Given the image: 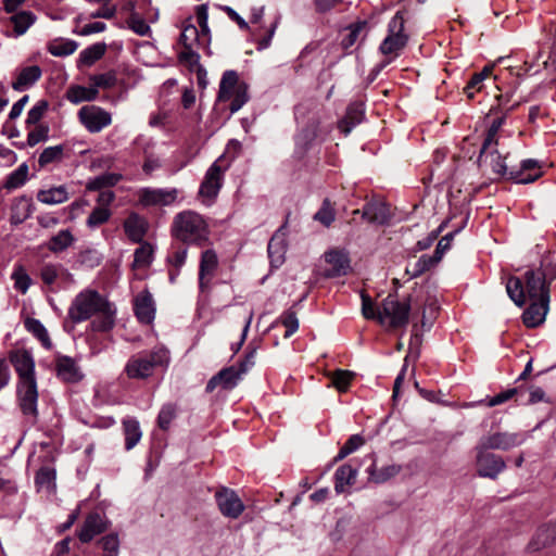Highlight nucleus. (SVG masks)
<instances>
[{"label":"nucleus","mask_w":556,"mask_h":556,"mask_svg":"<svg viewBox=\"0 0 556 556\" xmlns=\"http://www.w3.org/2000/svg\"><path fill=\"white\" fill-rule=\"evenodd\" d=\"M334 208L329 199H325L321 207L314 215V219L329 227L334 222Z\"/></svg>","instance_id":"obj_57"},{"label":"nucleus","mask_w":556,"mask_h":556,"mask_svg":"<svg viewBox=\"0 0 556 556\" xmlns=\"http://www.w3.org/2000/svg\"><path fill=\"white\" fill-rule=\"evenodd\" d=\"M409 311V298L400 301L396 295L389 294L378 308L377 320L392 329L402 328L408 324Z\"/></svg>","instance_id":"obj_8"},{"label":"nucleus","mask_w":556,"mask_h":556,"mask_svg":"<svg viewBox=\"0 0 556 556\" xmlns=\"http://www.w3.org/2000/svg\"><path fill=\"white\" fill-rule=\"evenodd\" d=\"M195 18L201 31L192 23L184 27L179 42L185 49L179 52V61L188 67L191 74L195 75L198 86L205 89L207 84L206 70L200 64V55L192 50V46L199 43L201 36L204 38L208 34L206 3L197 7Z\"/></svg>","instance_id":"obj_1"},{"label":"nucleus","mask_w":556,"mask_h":556,"mask_svg":"<svg viewBox=\"0 0 556 556\" xmlns=\"http://www.w3.org/2000/svg\"><path fill=\"white\" fill-rule=\"evenodd\" d=\"M548 296L533 300L522 314V320L527 327H536L544 321L548 311Z\"/></svg>","instance_id":"obj_27"},{"label":"nucleus","mask_w":556,"mask_h":556,"mask_svg":"<svg viewBox=\"0 0 556 556\" xmlns=\"http://www.w3.org/2000/svg\"><path fill=\"white\" fill-rule=\"evenodd\" d=\"M437 264L435 260L429 255H422L413 266L406 268L409 278H416L429 270Z\"/></svg>","instance_id":"obj_52"},{"label":"nucleus","mask_w":556,"mask_h":556,"mask_svg":"<svg viewBox=\"0 0 556 556\" xmlns=\"http://www.w3.org/2000/svg\"><path fill=\"white\" fill-rule=\"evenodd\" d=\"M10 361L18 375V381L24 379H36L35 361L33 355L26 350H16L10 353Z\"/></svg>","instance_id":"obj_18"},{"label":"nucleus","mask_w":556,"mask_h":556,"mask_svg":"<svg viewBox=\"0 0 556 556\" xmlns=\"http://www.w3.org/2000/svg\"><path fill=\"white\" fill-rule=\"evenodd\" d=\"M323 129L320 127V119L317 116H312L307 125L303 127L300 132L295 137V143L298 149H301L303 152H305L311 144L319 138L321 135Z\"/></svg>","instance_id":"obj_25"},{"label":"nucleus","mask_w":556,"mask_h":556,"mask_svg":"<svg viewBox=\"0 0 556 556\" xmlns=\"http://www.w3.org/2000/svg\"><path fill=\"white\" fill-rule=\"evenodd\" d=\"M357 476V468H353L350 464L340 466L334 473V490L337 493H342L345 488L355 482Z\"/></svg>","instance_id":"obj_37"},{"label":"nucleus","mask_w":556,"mask_h":556,"mask_svg":"<svg viewBox=\"0 0 556 556\" xmlns=\"http://www.w3.org/2000/svg\"><path fill=\"white\" fill-rule=\"evenodd\" d=\"M78 262L88 267L98 266L101 262L100 254L96 250H86L79 253Z\"/></svg>","instance_id":"obj_64"},{"label":"nucleus","mask_w":556,"mask_h":556,"mask_svg":"<svg viewBox=\"0 0 556 556\" xmlns=\"http://www.w3.org/2000/svg\"><path fill=\"white\" fill-rule=\"evenodd\" d=\"M17 403L22 414L35 422L38 417V389L36 379H24L16 387Z\"/></svg>","instance_id":"obj_11"},{"label":"nucleus","mask_w":556,"mask_h":556,"mask_svg":"<svg viewBox=\"0 0 556 556\" xmlns=\"http://www.w3.org/2000/svg\"><path fill=\"white\" fill-rule=\"evenodd\" d=\"M91 86L97 90L99 88L109 89L116 85L117 77L114 71H110L103 74H97L90 76Z\"/></svg>","instance_id":"obj_56"},{"label":"nucleus","mask_w":556,"mask_h":556,"mask_svg":"<svg viewBox=\"0 0 556 556\" xmlns=\"http://www.w3.org/2000/svg\"><path fill=\"white\" fill-rule=\"evenodd\" d=\"M98 97V90L93 88L92 86L87 88L84 86H72L68 88L66 92V99L74 103L78 104L84 101H93Z\"/></svg>","instance_id":"obj_42"},{"label":"nucleus","mask_w":556,"mask_h":556,"mask_svg":"<svg viewBox=\"0 0 556 556\" xmlns=\"http://www.w3.org/2000/svg\"><path fill=\"white\" fill-rule=\"evenodd\" d=\"M64 147L62 144L46 148L38 157L40 167L60 162L63 159Z\"/></svg>","instance_id":"obj_49"},{"label":"nucleus","mask_w":556,"mask_h":556,"mask_svg":"<svg viewBox=\"0 0 556 556\" xmlns=\"http://www.w3.org/2000/svg\"><path fill=\"white\" fill-rule=\"evenodd\" d=\"M249 100L248 85L239 80L235 71H226L223 75L216 106L229 102L230 114L239 111Z\"/></svg>","instance_id":"obj_7"},{"label":"nucleus","mask_w":556,"mask_h":556,"mask_svg":"<svg viewBox=\"0 0 556 556\" xmlns=\"http://www.w3.org/2000/svg\"><path fill=\"white\" fill-rule=\"evenodd\" d=\"M280 321L286 327L285 338L291 337L299 329V319L295 312L291 309L280 316Z\"/></svg>","instance_id":"obj_62"},{"label":"nucleus","mask_w":556,"mask_h":556,"mask_svg":"<svg viewBox=\"0 0 556 556\" xmlns=\"http://www.w3.org/2000/svg\"><path fill=\"white\" fill-rule=\"evenodd\" d=\"M99 544L103 551V556H117L119 552V540L115 533L103 536Z\"/></svg>","instance_id":"obj_60"},{"label":"nucleus","mask_w":556,"mask_h":556,"mask_svg":"<svg viewBox=\"0 0 556 556\" xmlns=\"http://www.w3.org/2000/svg\"><path fill=\"white\" fill-rule=\"evenodd\" d=\"M286 225H282L271 237L268 243L267 252L270 265L274 268L280 267L285 262V254L287 251L286 242Z\"/></svg>","instance_id":"obj_20"},{"label":"nucleus","mask_w":556,"mask_h":556,"mask_svg":"<svg viewBox=\"0 0 556 556\" xmlns=\"http://www.w3.org/2000/svg\"><path fill=\"white\" fill-rule=\"evenodd\" d=\"M505 116L496 117L491 126L488 129L486 136L482 143V153L488 151V149L492 148V146H497V132L504 123Z\"/></svg>","instance_id":"obj_53"},{"label":"nucleus","mask_w":556,"mask_h":556,"mask_svg":"<svg viewBox=\"0 0 556 556\" xmlns=\"http://www.w3.org/2000/svg\"><path fill=\"white\" fill-rule=\"evenodd\" d=\"M80 124L91 134L100 132L111 125L112 115L98 105H84L77 113Z\"/></svg>","instance_id":"obj_14"},{"label":"nucleus","mask_w":556,"mask_h":556,"mask_svg":"<svg viewBox=\"0 0 556 556\" xmlns=\"http://www.w3.org/2000/svg\"><path fill=\"white\" fill-rule=\"evenodd\" d=\"M40 278L47 286H53L58 281L71 283L73 275L62 264L47 263L40 268Z\"/></svg>","instance_id":"obj_23"},{"label":"nucleus","mask_w":556,"mask_h":556,"mask_svg":"<svg viewBox=\"0 0 556 556\" xmlns=\"http://www.w3.org/2000/svg\"><path fill=\"white\" fill-rule=\"evenodd\" d=\"M526 438L527 435L523 432L496 431L481 437L478 443L483 444L491 451H509L523 444Z\"/></svg>","instance_id":"obj_15"},{"label":"nucleus","mask_w":556,"mask_h":556,"mask_svg":"<svg viewBox=\"0 0 556 556\" xmlns=\"http://www.w3.org/2000/svg\"><path fill=\"white\" fill-rule=\"evenodd\" d=\"M11 279L14 281V288L18 290L22 294H25L29 287L31 286V278L24 269L23 266H17L14 268Z\"/></svg>","instance_id":"obj_51"},{"label":"nucleus","mask_w":556,"mask_h":556,"mask_svg":"<svg viewBox=\"0 0 556 556\" xmlns=\"http://www.w3.org/2000/svg\"><path fill=\"white\" fill-rule=\"evenodd\" d=\"M228 166L229 160L225 155H222L217 161L214 162L213 165H211V199L213 195H216L220 189L222 175L228 168Z\"/></svg>","instance_id":"obj_39"},{"label":"nucleus","mask_w":556,"mask_h":556,"mask_svg":"<svg viewBox=\"0 0 556 556\" xmlns=\"http://www.w3.org/2000/svg\"><path fill=\"white\" fill-rule=\"evenodd\" d=\"M365 444V440L359 434H353L349 438V440L345 442V444L340 448L338 455L334 457V462L342 460L353 452H355L357 448H359L362 445Z\"/></svg>","instance_id":"obj_54"},{"label":"nucleus","mask_w":556,"mask_h":556,"mask_svg":"<svg viewBox=\"0 0 556 556\" xmlns=\"http://www.w3.org/2000/svg\"><path fill=\"white\" fill-rule=\"evenodd\" d=\"M78 45L74 40L61 39L55 40L49 46V52L54 56H67L73 54Z\"/></svg>","instance_id":"obj_50"},{"label":"nucleus","mask_w":556,"mask_h":556,"mask_svg":"<svg viewBox=\"0 0 556 556\" xmlns=\"http://www.w3.org/2000/svg\"><path fill=\"white\" fill-rule=\"evenodd\" d=\"M172 235L185 243L202 244L208 238V226L202 215L187 210L175 215Z\"/></svg>","instance_id":"obj_4"},{"label":"nucleus","mask_w":556,"mask_h":556,"mask_svg":"<svg viewBox=\"0 0 556 556\" xmlns=\"http://www.w3.org/2000/svg\"><path fill=\"white\" fill-rule=\"evenodd\" d=\"M526 287L518 277H510L506 283V291L514 303L521 307L526 303V293L529 299L536 300L548 296L545 283V274L541 270H528L525 274Z\"/></svg>","instance_id":"obj_5"},{"label":"nucleus","mask_w":556,"mask_h":556,"mask_svg":"<svg viewBox=\"0 0 556 556\" xmlns=\"http://www.w3.org/2000/svg\"><path fill=\"white\" fill-rule=\"evenodd\" d=\"M123 179V175L118 173H104L89 179L86 185L88 191H100L104 188L114 187Z\"/></svg>","instance_id":"obj_38"},{"label":"nucleus","mask_w":556,"mask_h":556,"mask_svg":"<svg viewBox=\"0 0 556 556\" xmlns=\"http://www.w3.org/2000/svg\"><path fill=\"white\" fill-rule=\"evenodd\" d=\"M122 424L125 437V448L126 451H130L141 440L142 431L140 429L139 421L136 418H125Z\"/></svg>","instance_id":"obj_36"},{"label":"nucleus","mask_w":556,"mask_h":556,"mask_svg":"<svg viewBox=\"0 0 556 556\" xmlns=\"http://www.w3.org/2000/svg\"><path fill=\"white\" fill-rule=\"evenodd\" d=\"M256 350H251L245 358L240 363L239 367L230 366L222 369L217 375L211 378V389L220 386L224 389H232L253 365Z\"/></svg>","instance_id":"obj_12"},{"label":"nucleus","mask_w":556,"mask_h":556,"mask_svg":"<svg viewBox=\"0 0 556 556\" xmlns=\"http://www.w3.org/2000/svg\"><path fill=\"white\" fill-rule=\"evenodd\" d=\"M128 27L139 36H148L151 34V28L148 23L136 12H132L127 18Z\"/></svg>","instance_id":"obj_59"},{"label":"nucleus","mask_w":556,"mask_h":556,"mask_svg":"<svg viewBox=\"0 0 556 556\" xmlns=\"http://www.w3.org/2000/svg\"><path fill=\"white\" fill-rule=\"evenodd\" d=\"M217 507L223 516L237 519L244 510V505L238 494L228 488L222 486L215 493Z\"/></svg>","instance_id":"obj_16"},{"label":"nucleus","mask_w":556,"mask_h":556,"mask_svg":"<svg viewBox=\"0 0 556 556\" xmlns=\"http://www.w3.org/2000/svg\"><path fill=\"white\" fill-rule=\"evenodd\" d=\"M473 452L476 471L481 478L496 480L507 467L505 459L501 455L493 453L483 444L477 443Z\"/></svg>","instance_id":"obj_9"},{"label":"nucleus","mask_w":556,"mask_h":556,"mask_svg":"<svg viewBox=\"0 0 556 556\" xmlns=\"http://www.w3.org/2000/svg\"><path fill=\"white\" fill-rule=\"evenodd\" d=\"M55 470L50 467H41L35 478V482L40 488L52 489L54 488Z\"/></svg>","instance_id":"obj_61"},{"label":"nucleus","mask_w":556,"mask_h":556,"mask_svg":"<svg viewBox=\"0 0 556 556\" xmlns=\"http://www.w3.org/2000/svg\"><path fill=\"white\" fill-rule=\"evenodd\" d=\"M49 137V127L47 125H37L34 129H31L27 135V142L26 143H17L15 142L14 146L17 149H24L26 146L28 147H35L39 142H43L48 140Z\"/></svg>","instance_id":"obj_46"},{"label":"nucleus","mask_w":556,"mask_h":556,"mask_svg":"<svg viewBox=\"0 0 556 556\" xmlns=\"http://www.w3.org/2000/svg\"><path fill=\"white\" fill-rule=\"evenodd\" d=\"M178 407L174 403H166L161 407L157 415V426L160 429L166 431L169 429L172 421L177 417Z\"/></svg>","instance_id":"obj_47"},{"label":"nucleus","mask_w":556,"mask_h":556,"mask_svg":"<svg viewBox=\"0 0 556 556\" xmlns=\"http://www.w3.org/2000/svg\"><path fill=\"white\" fill-rule=\"evenodd\" d=\"M105 51L106 45L104 42H97L87 47L79 53L78 65L91 66L104 55Z\"/></svg>","instance_id":"obj_41"},{"label":"nucleus","mask_w":556,"mask_h":556,"mask_svg":"<svg viewBox=\"0 0 556 556\" xmlns=\"http://www.w3.org/2000/svg\"><path fill=\"white\" fill-rule=\"evenodd\" d=\"M33 213V203L26 197H20L13 201L11 206V224L20 225L25 222Z\"/></svg>","instance_id":"obj_35"},{"label":"nucleus","mask_w":556,"mask_h":556,"mask_svg":"<svg viewBox=\"0 0 556 556\" xmlns=\"http://www.w3.org/2000/svg\"><path fill=\"white\" fill-rule=\"evenodd\" d=\"M2 22L7 27L12 26V30H5L7 36L20 37L36 22V15L31 11H20Z\"/></svg>","instance_id":"obj_21"},{"label":"nucleus","mask_w":556,"mask_h":556,"mask_svg":"<svg viewBox=\"0 0 556 556\" xmlns=\"http://www.w3.org/2000/svg\"><path fill=\"white\" fill-rule=\"evenodd\" d=\"M108 529V522L99 513L89 514L78 533V539L83 543L90 542L96 535Z\"/></svg>","instance_id":"obj_24"},{"label":"nucleus","mask_w":556,"mask_h":556,"mask_svg":"<svg viewBox=\"0 0 556 556\" xmlns=\"http://www.w3.org/2000/svg\"><path fill=\"white\" fill-rule=\"evenodd\" d=\"M179 190L176 188L144 187L137 191L138 204L142 207L168 206L178 199Z\"/></svg>","instance_id":"obj_13"},{"label":"nucleus","mask_w":556,"mask_h":556,"mask_svg":"<svg viewBox=\"0 0 556 556\" xmlns=\"http://www.w3.org/2000/svg\"><path fill=\"white\" fill-rule=\"evenodd\" d=\"M553 544H556V522L539 528L528 548L536 552Z\"/></svg>","instance_id":"obj_29"},{"label":"nucleus","mask_w":556,"mask_h":556,"mask_svg":"<svg viewBox=\"0 0 556 556\" xmlns=\"http://www.w3.org/2000/svg\"><path fill=\"white\" fill-rule=\"evenodd\" d=\"M388 36L380 45V51L384 55L393 54L397 56L400 51L404 49L407 43L408 37L404 31V16L401 11L396 12L395 15L389 23Z\"/></svg>","instance_id":"obj_10"},{"label":"nucleus","mask_w":556,"mask_h":556,"mask_svg":"<svg viewBox=\"0 0 556 556\" xmlns=\"http://www.w3.org/2000/svg\"><path fill=\"white\" fill-rule=\"evenodd\" d=\"M37 200L43 204L55 205L68 200L67 188L62 185L49 189H41L37 192Z\"/></svg>","instance_id":"obj_34"},{"label":"nucleus","mask_w":556,"mask_h":556,"mask_svg":"<svg viewBox=\"0 0 556 556\" xmlns=\"http://www.w3.org/2000/svg\"><path fill=\"white\" fill-rule=\"evenodd\" d=\"M27 177L28 166L26 163H23L7 177L4 187L9 190L17 189L26 182Z\"/></svg>","instance_id":"obj_48"},{"label":"nucleus","mask_w":556,"mask_h":556,"mask_svg":"<svg viewBox=\"0 0 556 556\" xmlns=\"http://www.w3.org/2000/svg\"><path fill=\"white\" fill-rule=\"evenodd\" d=\"M169 363V352L163 346L151 351H143L131 355L124 368L129 379L146 380L150 378L156 368L166 367Z\"/></svg>","instance_id":"obj_3"},{"label":"nucleus","mask_w":556,"mask_h":556,"mask_svg":"<svg viewBox=\"0 0 556 556\" xmlns=\"http://www.w3.org/2000/svg\"><path fill=\"white\" fill-rule=\"evenodd\" d=\"M326 262L328 267L326 268V276L333 278L345 276L350 269V260L346 253L341 251H331L326 254Z\"/></svg>","instance_id":"obj_26"},{"label":"nucleus","mask_w":556,"mask_h":556,"mask_svg":"<svg viewBox=\"0 0 556 556\" xmlns=\"http://www.w3.org/2000/svg\"><path fill=\"white\" fill-rule=\"evenodd\" d=\"M114 306L109 303L108 307H103L101 312H98V317L92 321V327L97 331H108L113 328L115 324Z\"/></svg>","instance_id":"obj_43"},{"label":"nucleus","mask_w":556,"mask_h":556,"mask_svg":"<svg viewBox=\"0 0 556 556\" xmlns=\"http://www.w3.org/2000/svg\"><path fill=\"white\" fill-rule=\"evenodd\" d=\"M109 303L98 291L85 289L74 298L67 316L74 324H79L108 307Z\"/></svg>","instance_id":"obj_6"},{"label":"nucleus","mask_w":556,"mask_h":556,"mask_svg":"<svg viewBox=\"0 0 556 556\" xmlns=\"http://www.w3.org/2000/svg\"><path fill=\"white\" fill-rule=\"evenodd\" d=\"M123 226L128 239L139 243L143 240L149 225L144 217L136 212H131L124 220Z\"/></svg>","instance_id":"obj_28"},{"label":"nucleus","mask_w":556,"mask_h":556,"mask_svg":"<svg viewBox=\"0 0 556 556\" xmlns=\"http://www.w3.org/2000/svg\"><path fill=\"white\" fill-rule=\"evenodd\" d=\"M41 74V68L38 65L24 67L18 73L17 78L12 83V88L17 91H23L39 80Z\"/></svg>","instance_id":"obj_31"},{"label":"nucleus","mask_w":556,"mask_h":556,"mask_svg":"<svg viewBox=\"0 0 556 556\" xmlns=\"http://www.w3.org/2000/svg\"><path fill=\"white\" fill-rule=\"evenodd\" d=\"M111 215L112 213L110 208L96 206L89 214L86 224L89 228H97L105 224L110 219Z\"/></svg>","instance_id":"obj_55"},{"label":"nucleus","mask_w":556,"mask_h":556,"mask_svg":"<svg viewBox=\"0 0 556 556\" xmlns=\"http://www.w3.org/2000/svg\"><path fill=\"white\" fill-rule=\"evenodd\" d=\"M48 110V102L46 100L38 101L27 113L25 121L26 127L40 125L39 122Z\"/></svg>","instance_id":"obj_58"},{"label":"nucleus","mask_w":556,"mask_h":556,"mask_svg":"<svg viewBox=\"0 0 556 556\" xmlns=\"http://www.w3.org/2000/svg\"><path fill=\"white\" fill-rule=\"evenodd\" d=\"M55 372L61 380L70 383L78 382L84 378V374L77 362L65 355L56 356Z\"/></svg>","instance_id":"obj_19"},{"label":"nucleus","mask_w":556,"mask_h":556,"mask_svg":"<svg viewBox=\"0 0 556 556\" xmlns=\"http://www.w3.org/2000/svg\"><path fill=\"white\" fill-rule=\"evenodd\" d=\"M134 311L138 320L142 324H151L155 317V304L152 294L144 290L134 300Z\"/></svg>","instance_id":"obj_22"},{"label":"nucleus","mask_w":556,"mask_h":556,"mask_svg":"<svg viewBox=\"0 0 556 556\" xmlns=\"http://www.w3.org/2000/svg\"><path fill=\"white\" fill-rule=\"evenodd\" d=\"M25 328L34 337H36L46 349L50 350L52 348V342L50 340L49 333L43 324L39 319L27 318L25 320Z\"/></svg>","instance_id":"obj_44"},{"label":"nucleus","mask_w":556,"mask_h":556,"mask_svg":"<svg viewBox=\"0 0 556 556\" xmlns=\"http://www.w3.org/2000/svg\"><path fill=\"white\" fill-rule=\"evenodd\" d=\"M75 241L76 239L70 229H62L49 239L46 247L50 252L59 254L71 248Z\"/></svg>","instance_id":"obj_33"},{"label":"nucleus","mask_w":556,"mask_h":556,"mask_svg":"<svg viewBox=\"0 0 556 556\" xmlns=\"http://www.w3.org/2000/svg\"><path fill=\"white\" fill-rule=\"evenodd\" d=\"M362 216L371 224L386 225L392 218V213L387 202L375 198L366 202L362 210Z\"/></svg>","instance_id":"obj_17"},{"label":"nucleus","mask_w":556,"mask_h":556,"mask_svg":"<svg viewBox=\"0 0 556 556\" xmlns=\"http://www.w3.org/2000/svg\"><path fill=\"white\" fill-rule=\"evenodd\" d=\"M208 269V250H204L201 253V263L199 271V287H200V299L198 302L197 313L199 317H202L206 313L205 301H206V273Z\"/></svg>","instance_id":"obj_30"},{"label":"nucleus","mask_w":556,"mask_h":556,"mask_svg":"<svg viewBox=\"0 0 556 556\" xmlns=\"http://www.w3.org/2000/svg\"><path fill=\"white\" fill-rule=\"evenodd\" d=\"M402 470L401 465L396 464H390L387 466L381 467L380 469H377L375 465H371L367 472L369 475L370 480H372L376 483H383L391 478L397 476Z\"/></svg>","instance_id":"obj_40"},{"label":"nucleus","mask_w":556,"mask_h":556,"mask_svg":"<svg viewBox=\"0 0 556 556\" xmlns=\"http://www.w3.org/2000/svg\"><path fill=\"white\" fill-rule=\"evenodd\" d=\"M327 376L331 381V386H333L339 392H346L351 381L355 377V372L344 369H337L334 371L328 372Z\"/></svg>","instance_id":"obj_45"},{"label":"nucleus","mask_w":556,"mask_h":556,"mask_svg":"<svg viewBox=\"0 0 556 556\" xmlns=\"http://www.w3.org/2000/svg\"><path fill=\"white\" fill-rule=\"evenodd\" d=\"M366 23L359 22L349 27V33L342 38L341 46L343 49L351 48L358 39L361 31L364 29Z\"/></svg>","instance_id":"obj_63"},{"label":"nucleus","mask_w":556,"mask_h":556,"mask_svg":"<svg viewBox=\"0 0 556 556\" xmlns=\"http://www.w3.org/2000/svg\"><path fill=\"white\" fill-rule=\"evenodd\" d=\"M478 165L482 169L490 168L497 177L511 179L518 184H530L541 176V170L535 160H525L519 169H508L505 157L498 152L497 146H492L484 153L482 148L478 157Z\"/></svg>","instance_id":"obj_2"},{"label":"nucleus","mask_w":556,"mask_h":556,"mask_svg":"<svg viewBox=\"0 0 556 556\" xmlns=\"http://www.w3.org/2000/svg\"><path fill=\"white\" fill-rule=\"evenodd\" d=\"M364 116L363 104L352 103L346 109L345 116L339 122V128L344 135H349L351 130L358 125Z\"/></svg>","instance_id":"obj_32"}]
</instances>
